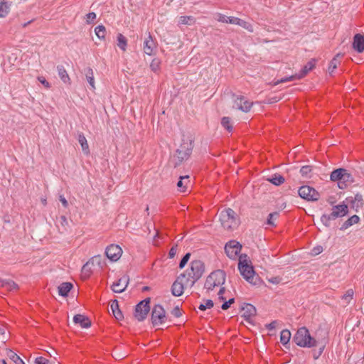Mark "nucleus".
I'll use <instances>...</instances> for the list:
<instances>
[{
    "label": "nucleus",
    "mask_w": 364,
    "mask_h": 364,
    "mask_svg": "<svg viewBox=\"0 0 364 364\" xmlns=\"http://www.w3.org/2000/svg\"><path fill=\"white\" fill-rule=\"evenodd\" d=\"M95 32L96 36L100 39H104L106 35V28L102 25H99L95 28Z\"/></svg>",
    "instance_id": "obj_37"
},
{
    "label": "nucleus",
    "mask_w": 364,
    "mask_h": 364,
    "mask_svg": "<svg viewBox=\"0 0 364 364\" xmlns=\"http://www.w3.org/2000/svg\"><path fill=\"white\" fill-rule=\"evenodd\" d=\"M341 54H338L336 57H334L329 63L328 66V72L331 75L334 70L337 68V65L338 61L337 60V57L340 56Z\"/></svg>",
    "instance_id": "obj_45"
},
{
    "label": "nucleus",
    "mask_w": 364,
    "mask_h": 364,
    "mask_svg": "<svg viewBox=\"0 0 364 364\" xmlns=\"http://www.w3.org/2000/svg\"><path fill=\"white\" fill-rule=\"evenodd\" d=\"M196 22L195 18L191 16H183L179 18L178 24L192 25Z\"/></svg>",
    "instance_id": "obj_36"
},
{
    "label": "nucleus",
    "mask_w": 364,
    "mask_h": 364,
    "mask_svg": "<svg viewBox=\"0 0 364 364\" xmlns=\"http://www.w3.org/2000/svg\"><path fill=\"white\" fill-rule=\"evenodd\" d=\"M73 322L79 324L83 328H87L91 326V321L89 318L82 314H76L73 317Z\"/></svg>",
    "instance_id": "obj_20"
},
{
    "label": "nucleus",
    "mask_w": 364,
    "mask_h": 364,
    "mask_svg": "<svg viewBox=\"0 0 364 364\" xmlns=\"http://www.w3.org/2000/svg\"><path fill=\"white\" fill-rule=\"evenodd\" d=\"M129 284V279L127 277H123L114 282L111 287L112 290L115 293L123 292Z\"/></svg>",
    "instance_id": "obj_17"
},
{
    "label": "nucleus",
    "mask_w": 364,
    "mask_h": 364,
    "mask_svg": "<svg viewBox=\"0 0 364 364\" xmlns=\"http://www.w3.org/2000/svg\"><path fill=\"white\" fill-rule=\"evenodd\" d=\"M191 257V253L188 252L186 253L181 259L179 263V268L183 269L188 262L189 259Z\"/></svg>",
    "instance_id": "obj_48"
},
{
    "label": "nucleus",
    "mask_w": 364,
    "mask_h": 364,
    "mask_svg": "<svg viewBox=\"0 0 364 364\" xmlns=\"http://www.w3.org/2000/svg\"><path fill=\"white\" fill-rule=\"evenodd\" d=\"M319 346V348L318 350H313V357L315 360L318 359L321 354L323 352V350L325 348V343L323 341H320V343L317 346Z\"/></svg>",
    "instance_id": "obj_40"
},
{
    "label": "nucleus",
    "mask_w": 364,
    "mask_h": 364,
    "mask_svg": "<svg viewBox=\"0 0 364 364\" xmlns=\"http://www.w3.org/2000/svg\"><path fill=\"white\" fill-rule=\"evenodd\" d=\"M193 148L192 140H183L182 144L176 150V154L173 156V166L177 167L184 160H186L191 154Z\"/></svg>",
    "instance_id": "obj_7"
},
{
    "label": "nucleus",
    "mask_w": 364,
    "mask_h": 364,
    "mask_svg": "<svg viewBox=\"0 0 364 364\" xmlns=\"http://www.w3.org/2000/svg\"><path fill=\"white\" fill-rule=\"evenodd\" d=\"M239 19L237 17L228 16V23L237 25Z\"/></svg>",
    "instance_id": "obj_57"
},
{
    "label": "nucleus",
    "mask_w": 364,
    "mask_h": 364,
    "mask_svg": "<svg viewBox=\"0 0 364 364\" xmlns=\"http://www.w3.org/2000/svg\"><path fill=\"white\" fill-rule=\"evenodd\" d=\"M0 284L2 287L10 291H16L18 289V284L10 279L0 280Z\"/></svg>",
    "instance_id": "obj_27"
},
{
    "label": "nucleus",
    "mask_w": 364,
    "mask_h": 364,
    "mask_svg": "<svg viewBox=\"0 0 364 364\" xmlns=\"http://www.w3.org/2000/svg\"><path fill=\"white\" fill-rule=\"evenodd\" d=\"M299 196L307 201H317L320 198L319 193L309 186H302L298 191Z\"/></svg>",
    "instance_id": "obj_9"
},
{
    "label": "nucleus",
    "mask_w": 364,
    "mask_h": 364,
    "mask_svg": "<svg viewBox=\"0 0 364 364\" xmlns=\"http://www.w3.org/2000/svg\"><path fill=\"white\" fill-rule=\"evenodd\" d=\"M77 140H78V142L80 143V144L81 145L82 150L84 152V154H85L87 155L89 154H90L89 146H88L87 139L83 133L79 132L77 134Z\"/></svg>",
    "instance_id": "obj_26"
},
{
    "label": "nucleus",
    "mask_w": 364,
    "mask_h": 364,
    "mask_svg": "<svg viewBox=\"0 0 364 364\" xmlns=\"http://www.w3.org/2000/svg\"><path fill=\"white\" fill-rule=\"evenodd\" d=\"M84 73L90 85L92 87V89H95V79L92 69L90 67H87L85 68Z\"/></svg>",
    "instance_id": "obj_32"
},
{
    "label": "nucleus",
    "mask_w": 364,
    "mask_h": 364,
    "mask_svg": "<svg viewBox=\"0 0 364 364\" xmlns=\"http://www.w3.org/2000/svg\"><path fill=\"white\" fill-rule=\"evenodd\" d=\"M72 288L73 284L70 282H63L58 287V293L60 296L65 297Z\"/></svg>",
    "instance_id": "obj_28"
},
{
    "label": "nucleus",
    "mask_w": 364,
    "mask_h": 364,
    "mask_svg": "<svg viewBox=\"0 0 364 364\" xmlns=\"http://www.w3.org/2000/svg\"><path fill=\"white\" fill-rule=\"evenodd\" d=\"M90 262H87L85 264L83 265L82 268V272L83 274H85L87 276L90 275V270L89 269Z\"/></svg>",
    "instance_id": "obj_56"
},
{
    "label": "nucleus",
    "mask_w": 364,
    "mask_h": 364,
    "mask_svg": "<svg viewBox=\"0 0 364 364\" xmlns=\"http://www.w3.org/2000/svg\"><path fill=\"white\" fill-rule=\"evenodd\" d=\"M176 252H177V245L173 246L170 250H169V252H168V257L169 258H173L176 254Z\"/></svg>",
    "instance_id": "obj_54"
},
{
    "label": "nucleus",
    "mask_w": 364,
    "mask_h": 364,
    "mask_svg": "<svg viewBox=\"0 0 364 364\" xmlns=\"http://www.w3.org/2000/svg\"><path fill=\"white\" fill-rule=\"evenodd\" d=\"M282 279L279 277H272L268 279V281L274 284H277L281 282Z\"/></svg>",
    "instance_id": "obj_60"
},
{
    "label": "nucleus",
    "mask_w": 364,
    "mask_h": 364,
    "mask_svg": "<svg viewBox=\"0 0 364 364\" xmlns=\"http://www.w3.org/2000/svg\"><path fill=\"white\" fill-rule=\"evenodd\" d=\"M221 124L222 126L228 130L229 132L232 131V126L231 124L230 118L228 117H223L221 119Z\"/></svg>",
    "instance_id": "obj_38"
},
{
    "label": "nucleus",
    "mask_w": 364,
    "mask_h": 364,
    "mask_svg": "<svg viewBox=\"0 0 364 364\" xmlns=\"http://www.w3.org/2000/svg\"><path fill=\"white\" fill-rule=\"evenodd\" d=\"M226 274L225 271L218 269L211 272L206 278L204 288L212 291L215 287L223 286L225 282Z\"/></svg>",
    "instance_id": "obj_6"
},
{
    "label": "nucleus",
    "mask_w": 364,
    "mask_h": 364,
    "mask_svg": "<svg viewBox=\"0 0 364 364\" xmlns=\"http://www.w3.org/2000/svg\"><path fill=\"white\" fill-rule=\"evenodd\" d=\"M166 320V311L164 307L160 304H156L151 311V322L155 326H159L165 323Z\"/></svg>",
    "instance_id": "obj_10"
},
{
    "label": "nucleus",
    "mask_w": 364,
    "mask_h": 364,
    "mask_svg": "<svg viewBox=\"0 0 364 364\" xmlns=\"http://www.w3.org/2000/svg\"><path fill=\"white\" fill-rule=\"evenodd\" d=\"M96 18V14L95 12H90L86 15V21L90 23Z\"/></svg>",
    "instance_id": "obj_50"
},
{
    "label": "nucleus",
    "mask_w": 364,
    "mask_h": 364,
    "mask_svg": "<svg viewBox=\"0 0 364 364\" xmlns=\"http://www.w3.org/2000/svg\"><path fill=\"white\" fill-rule=\"evenodd\" d=\"M48 360L43 357H38L35 360L36 364H48Z\"/></svg>",
    "instance_id": "obj_55"
},
{
    "label": "nucleus",
    "mask_w": 364,
    "mask_h": 364,
    "mask_svg": "<svg viewBox=\"0 0 364 364\" xmlns=\"http://www.w3.org/2000/svg\"><path fill=\"white\" fill-rule=\"evenodd\" d=\"M225 291V288L222 287H220V289L218 293V299L221 301L225 300V298L223 296Z\"/></svg>",
    "instance_id": "obj_58"
},
{
    "label": "nucleus",
    "mask_w": 364,
    "mask_h": 364,
    "mask_svg": "<svg viewBox=\"0 0 364 364\" xmlns=\"http://www.w3.org/2000/svg\"><path fill=\"white\" fill-rule=\"evenodd\" d=\"M171 314L173 316H175L176 318H178V317H180L182 315L181 311L180 308L178 306H175L172 309Z\"/></svg>",
    "instance_id": "obj_51"
},
{
    "label": "nucleus",
    "mask_w": 364,
    "mask_h": 364,
    "mask_svg": "<svg viewBox=\"0 0 364 364\" xmlns=\"http://www.w3.org/2000/svg\"><path fill=\"white\" fill-rule=\"evenodd\" d=\"M122 253V250L118 245L112 244L105 250V255L111 261H117Z\"/></svg>",
    "instance_id": "obj_14"
},
{
    "label": "nucleus",
    "mask_w": 364,
    "mask_h": 364,
    "mask_svg": "<svg viewBox=\"0 0 364 364\" xmlns=\"http://www.w3.org/2000/svg\"><path fill=\"white\" fill-rule=\"evenodd\" d=\"M186 274L182 273L181 274L176 281L173 283L171 286V294L174 296H180L183 294L184 290V286H188V284H186Z\"/></svg>",
    "instance_id": "obj_12"
},
{
    "label": "nucleus",
    "mask_w": 364,
    "mask_h": 364,
    "mask_svg": "<svg viewBox=\"0 0 364 364\" xmlns=\"http://www.w3.org/2000/svg\"><path fill=\"white\" fill-rule=\"evenodd\" d=\"M353 48L358 53L364 51V36L357 33L353 37Z\"/></svg>",
    "instance_id": "obj_19"
},
{
    "label": "nucleus",
    "mask_w": 364,
    "mask_h": 364,
    "mask_svg": "<svg viewBox=\"0 0 364 364\" xmlns=\"http://www.w3.org/2000/svg\"><path fill=\"white\" fill-rule=\"evenodd\" d=\"M316 62V60L312 58L302 68L301 71L296 74L299 80L305 77L307 73L315 67Z\"/></svg>",
    "instance_id": "obj_22"
},
{
    "label": "nucleus",
    "mask_w": 364,
    "mask_h": 364,
    "mask_svg": "<svg viewBox=\"0 0 364 364\" xmlns=\"http://www.w3.org/2000/svg\"><path fill=\"white\" fill-rule=\"evenodd\" d=\"M234 302H235V299L234 298H231L228 301H225L222 304L221 309L223 310H227V309H228L230 307L231 304H234Z\"/></svg>",
    "instance_id": "obj_49"
},
{
    "label": "nucleus",
    "mask_w": 364,
    "mask_h": 364,
    "mask_svg": "<svg viewBox=\"0 0 364 364\" xmlns=\"http://www.w3.org/2000/svg\"><path fill=\"white\" fill-rule=\"evenodd\" d=\"M156 48L155 43L149 33L148 37L145 39L144 42V52L145 54L148 55H151L153 54L154 49Z\"/></svg>",
    "instance_id": "obj_21"
},
{
    "label": "nucleus",
    "mask_w": 364,
    "mask_h": 364,
    "mask_svg": "<svg viewBox=\"0 0 364 364\" xmlns=\"http://www.w3.org/2000/svg\"><path fill=\"white\" fill-rule=\"evenodd\" d=\"M8 355L9 358L16 364H25L24 361L14 351L10 350Z\"/></svg>",
    "instance_id": "obj_39"
},
{
    "label": "nucleus",
    "mask_w": 364,
    "mask_h": 364,
    "mask_svg": "<svg viewBox=\"0 0 364 364\" xmlns=\"http://www.w3.org/2000/svg\"><path fill=\"white\" fill-rule=\"evenodd\" d=\"M58 74L60 80L65 84H70V78L63 65L57 66Z\"/></svg>",
    "instance_id": "obj_24"
},
{
    "label": "nucleus",
    "mask_w": 364,
    "mask_h": 364,
    "mask_svg": "<svg viewBox=\"0 0 364 364\" xmlns=\"http://www.w3.org/2000/svg\"><path fill=\"white\" fill-rule=\"evenodd\" d=\"M293 341L299 347L314 348L316 347L320 341L310 335L309 330L306 327L299 328L293 337Z\"/></svg>",
    "instance_id": "obj_1"
},
{
    "label": "nucleus",
    "mask_w": 364,
    "mask_h": 364,
    "mask_svg": "<svg viewBox=\"0 0 364 364\" xmlns=\"http://www.w3.org/2000/svg\"><path fill=\"white\" fill-rule=\"evenodd\" d=\"M38 80L46 87H50V83L43 77H39Z\"/></svg>",
    "instance_id": "obj_63"
},
{
    "label": "nucleus",
    "mask_w": 364,
    "mask_h": 364,
    "mask_svg": "<svg viewBox=\"0 0 364 364\" xmlns=\"http://www.w3.org/2000/svg\"><path fill=\"white\" fill-rule=\"evenodd\" d=\"M219 220L221 225L226 230H234L240 225V219L236 213L230 208L220 213Z\"/></svg>",
    "instance_id": "obj_4"
},
{
    "label": "nucleus",
    "mask_w": 364,
    "mask_h": 364,
    "mask_svg": "<svg viewBox=\"0 0 364 364\" xmlns=\"http://www.w3.org/2000/svg\"><path fill=\"white\" fill-rule=\"evenodd\" d=\"M204 301V304H200L198 306L200 311H205L213 307L214 303L211 299H206Z\"/></svg>",
    "instance_id": "obj_44"
},
{
    "label": "nucleus",
    "mask_w": 364,
    "mask_h": 364,
    "mask_svg": "<svg viewBox=\"0 0 364 364\" xmlns=\"http://www.w3.org/2000/svg\"><path fill=\"white\" fill-rule=\"evenodd\" d=\"M267 181L275 186H280L281 184L284 183L285 178L282 175L275 173L271 177L267 178Z\"/></svg>",
    "instance_id": "obj_31"
},
{
    "label": "nucleus",
    "mask_w": 364,
    "mask_h": 364,
    "mask_svg": "<svg viewBox=\"0 0 364 364\" xmlns=\"http://www.w3.org/2000/svg\"><path fill=\"white\" fill-rule=\"evenodd\" d=\"M150 298L141 301L135 306L134 317L139 321H144L150 311Z\"/></svg>",
    "instance_id": "obj_8"
},
{
    "label": "nucleus",
    "mask_w": 364,
    "mask_h": 364,
    "mask_svg": "<svg viewBox=\"0 0 364 364\" xmlns=\"http://www.w3.org/2000/svg\"><path fill=\"white\" fill-rule=\"evenodd\" d=\"M59 200L62 203L64 208L68 207V202L63 195L59 196Z\"/></svg>",
    "instance_id": "obj_62"
},
{
    "label": "nucleus",
    "mask_w": 364,
    "mask_h": 364,
    "mask_svg": "<svg viewBox=\"0 0 364 364\" xmlns=\"http://www.w3.org/2000/svg\"><path fill=\"white\" fill-rule=\"evenodd\" d=\"M278 217V212H273L269 213L267 220V224L271 226H275L274 220L277 219Z\"/></svg>",
    "instance_id": "obj_43"
},
{
    "label": "nucleus",
    "mask_w": 364,
    "mask_h": 364,
    "mask_svg": "<svg viewBox=\"0 0 364 364\" xmlns=\"http://www.w3.org/2000/svg\"><path fill=\"white\" fill-rule=\"evenodd\" d=\"M250 261L247 255H240L239 257L238 269L243 278L252 284H257L258 277L255 276L253 267L249 264Z\"/></svg>",
    "instance_id": "obj_2"
},
{
    "label": "nucleus",
    "mask_w": 364,
    "mask_h": 364,
    "mask_svg": "<svg viewBox=\"0 0 364 364\" xmlns=\"http://www.w3.org/2000/svg\"><path fill=\"white\" fill-rule=\"evenodd\" d=\"M299 80L296 74L291 75V76H289V77H282L280 80H277L275 82V85H278L279 83H283V82H287L292 81V80Z\"/></svg>",
    "instance_id": "obj_47"
},
{
    "label": "nucleus",
    "mask_w": 364,
    "mask_h": 364,
    "mask_svg": "<svg viewBox=\"0 0 364 364\" xmlns=\"http://www.w3.org/2000/svg\"><path fill=\"white\" fill-rule=\"evenodd\" d=\"M291 338V332L288 329H284L280 333V342L283 346L289 343Z\"/></svg>",
    "instance_id": "obj_33"
},
{
    "label": "nucleus",
    "mask_w": 364,
    "mask_h": 364,
    "mask_svg": "<svg viewBox=\"0 0 364 364\" xmlns=\"http://www.w3.org/2000/svg\"><path fill=\"white\" fill-rule=\"evenodd\" d=\"M237 25L240 26V27L246 29L249 32H253V31H254L253 26L250 23H249L245 20H242L241 18L239 19Z\"/></svg>",
    "instance_id": "obj_42"
},
{
    "label": "nucleus",
    "mask_w": 364,
    "mask_h": 364,
    "mask_svg": "<svg viewBox=\"0 0 364 364\" xmlns=\"http://www.w3.org/2000/svg\"><path fill=\"white\" fill-rule=\"evenodd\" d=\"M330 179L336 181L340 189H345L354 181L353 176L343 168L333 170L330 175Z\"/></svg>",
    "instance_id": "obj_5"
},
{
    "label": "nucleus",
    "mask_w": 364,
    "mask_h": 364,
    "mask_svg": "<svg viewBox=\"0 0 364 364\" xmlns=\"http://www.w3.org/2000/svg\"><path fill=\"white\" fill-rule=\"evenodd\" d=\"M190 182L189 176H181L177 183V188L180 192H185L186 191L187 184Z\"/></svg>",
    "instance_id": "obj_30"
},
{
    "label": "nucleus",
    "mask_w": 364,
    "mask_h": 364,
    "mask_svg": "<svg viewBox=\"0 0 364 364\" xmlns=\"http://www.w3.org/2000/svg\"><path fill=\"white\" fill-rule=\"evenodd\" d=\"M336 219L334 216H332L331 213L330 214H323L321 216V222L326 228H329L331 226V221Z\"/></svg>",
    "instance_id": "obj_34"
},
{
    "label": "nucleus",
    "mask_w": 364,
    "mask_h": 364,
    "mask_svg": "<svg viewBox=\"0 0 364 364\" xmlns=\"http://www.w3.org/2000/svg\"><path fill=\"white\" fill-rule=\"evenodd\" d=\"M242 249V245L234 240H230L225 245V252L227 256L232 259H236Z\"/></svg>",
    "instance_id": "obj_11"
},
{
    "label": "nucleus",
    "mask_w": 364,
    "mask_h": 364,
    "mask_svg": "<svg viewBox=\"0 0 364 364\" xmlns=\"http://www.w3.org/2000/svg\"><path fill=\"white\" fill-rule=\"evenodd\" d=\"M346 200L350 203L351 208L356 212L364 206V199L360 193H356L354 198L348 197Z\"/></svg>",
    "instance_id": "obj_16"
},
{
    "label": "nucleus",
    "mask_w": 364,
    "mask_h": 364,
    "mask_svg": "<svg viewBox=\"0 0 364 364\" xmlns=\"http://www.w3.org/2000/svg\"><path fill=\"white\" fill-rule=\"evenodd\" d=\"M117 46L123 51H125L127 49V40L122 33H118L117 35Z\"/></svg>",
    "instance_id": "obj_35"
},
{
    "label": "nucleus",
    "mask_w": 364,
    "mask_h": 364,
    "mask_svg": "<svg viewBox=\"0 0 364 364\" xmlns=\"http://www.w3.org/2000/svg\"><path fill=\"white\" fill-rule=\"evenodd\" d=\"M359 220H360V218L358 215H354L351 216L350 218H349L347 220H346L342 224L341 227L340 228V230H345L348 229V228H350V226H352L353 225L358 223L359 222Z\"/></svg>",
    "instance_id": "obj_29"
},
{
    "label": "nucleus",
    "mask_w": 364,
    "mask_h": 364,
    "mask_svg": "<svg viewBox=\"0 0 364 364\" xmlns=\"http://www.w3.org/2000/svg\"><path fill=\"white\" fill-rule=\"evenodd\" d=\"M217 21H218L219 22L228 23V16L220 13L217 14Z\"/></svg>",
    "instance_id": "obj_53"
},
{
    "label": "nucleus",
    "mask_w": 364,
    "mask_h": 364,
    "mask_svg": "<svg viewBox=\"0 0 364 364\" xmlns=\"http://www.w3.org/2000/svg\"><path fill=\"white\" fill-rule=\"evenodd\" d=\"M232 97L234 98L233 108L237 109L244 112H248L250 110L253 105L252 102L245 100V98L242 95L236 96L233 94Z\"/></svg>",
    "instance_id": "obj_13"
},
{
    "label": "nucleus",
    "mask_w": 364,
    "mask_h": 364,
    "mask_svg": "<svg viewBox=\"0 0 364 364\" xmlns=\"http://www.w3.org/2000/svg\"><path fill=\"white\" fill-rule=\"evenodd\" d=\"M205 272L204 263L200 260H193L190 264V268L186 270V284L190 282V287H193L195 283L200 279Z\"/></svg>",
    "instance_id": "obj_3"
},
{
    "label": "nucleus",
    "mask_w": 364,
    "mask_h": 364,
    "mask_svg": "<svg viewBox=\"0 0 364 364\" xmlns=\"http://www.w3.org/2000/svg\"><path fill=\"white\" fill-rule=\"evenodd\" d=\"M241 311H242V317L249 323L253 324L251 318L256 315V308L251 304H243L241 306Z\"/></svg>",
    "instance_id": "obj_15"
},
{
    "label": "nucleus",
    "mask_w": 364,
    "mask_h": 364,
    "mask_svg": "<svg viewBox=\"0 0 364 364\" xmlns=\"http://www.w3.org/2000/svg\"><path fill=\"white\" fill-rule=\"evenodd\" d=\"M312 171V168L311 166H303L300 168V173L303 177L305 178H311V173Z\"/></svg>",
    "instance_id": "obj_41"
},
{
    "label": "nucleus",
    "mask_w": 364,
    "mask_h": 364,
    "mask_svg": "<svg viewBox=\"0 0 364 364\" xmlns=\"http://www.w3.org/2000/svg\"><path fill=\"white\" fill-rule=\"evenodd\" d=\"M60 220H61V224L63 225L68 224V220L65 216H64V215L61 216Z\"/></svg>",
    "instance_id": "obj_64"
},
{
    "label": "nucleus",
    "mask_w": 364,
    "mask_h": 364,
    "mask_svg": "<svg viewBox=\"0 0 364 364\" xmlns=\"http://www.w3.org/2000/svg\"><path fill=\"white\" fill-rule=\"evenodd\" d=\"M11 2L3 0L0 2V18H5L10 12Z\"/></svg>",
    "instance_id": "obj_25"
},
{
    "label": "nucleus",
    "mask_w": 364,
    "mask_h": 364,
    "mask_svg": "<svg viewBox=\"0 0 364 364\" xmlns=\"http://www.w3.org/2000/svg\"><path fill=\"white\" fill-rule=\"evenodd\" d=\"M277 321H273L271 323L266 324L265 327L269 331H273L276 328Z\"/></svg>",
    "instance_id": "obj_59"
},
{
    "label": "nucleus",
    "mask_w": 364,
    "mask_h": 364,
    "mask_svg": "<svg viewBox=\"0 0 364 364\" xmlns=\"http://www.w3.org/2000/svg\"><path fill=\"white\" fill-rule=\"evenodd\" d=\"M332 216L335 218H342L348 213V207L346 204L334 205L332 208Z\"/></svg>",
    "instance_id": "obj_18"
},
{
    "label": "nucleus",
    "mask_w": 364,
    "mask_h": 364,
    "mask_svg": "<svg viewBox=\"0 0 364 364\" xmlns=\"http://www.w3.org/2000/svg\"><path fill=\"white\" fill-rule=\"evenodd\" d=\"M322 252H323V247H322V246H321V245H318V246L314 247L311 250V255H319L320 253H321Z\"/></svg>",
    "instance_id": "obj_52"
},
{
    "label": "nucleus",
    "mask_w": 364,
    "mask_h": 364,
    "mask_svg": "<svg viewBox=\"0 0 364 364\" xmlns=\"http://www.w3.org/2000/svg\"><path fill=\"white\" fill-rule=\"evenodd\" d=\"M110 309L112 310V312L113 314V316L115 317L117 320H122L124 318V316L122 314V312L119 308V304L117 300L114 299L112 301L110 304Z\"/></svg>",
    "instance_id": "obj_23"
},
{
    "label": "nucleus",
    "mask_w": 364,
    "mask_h": 364,
    "mask_svg": "<svg viewBox=\"0 0 364 364\" xmlns=\"http://www.w3.org/2000/svg\"><path fill=\"white\" fill-rule=\"evenodd\" d=\"M353 291L352 289H349L347 291L346 294L343 296V299L347 300V299H351L353 298Z\"/></svg>",
    "instance_id": "obj_61"
},
{
    "label": "nucleus",
    "mask_w": 364,
    "mask_h": 364,
    "mask_svg": "<svg viewBox=\"0 0 364 364\" xmlns=\"http://www.w3.org/2000/svg\"><path fill=\"white\" fill-rule=\"evenodd\" d=\"M161 61L159 58H154L150 64V68L154 73L157 72L160 68Z\"/></svg>",
    "instance_id": "obj_46"
}]
</instances>
